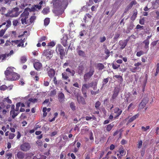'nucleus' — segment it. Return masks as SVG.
<instances>
[{
  "instance_id": "obj_1",
  "label": "nucleus",
  "mask_w": 159,
  "mask_h": 159,
  "mask_svg": "<svg viewBox=\"0 0 159 159\" xmlns=\"http://www.w3.org/2000/svg\"><path fill=\"white\" fill-rule=\"evenodd\" d=\"M71 0H53L54 7L53 10L54 13L57 16L61 14L63 10L67 7L68 2Z\"/></svg>"
},
{
  "instance_id": "obj_2",
  "label": "nucleus",
  "mask_w": 159,
  "mask_h": 159,
  "mask_svg": "<svg viewBox=\"0 0 159 159\" xmlns=\"http://www.w3.org/2000/svg\"><path fill=\"white\" fill-rule=\"evenodd\" d=\"M27 9L30 11V8H27L25 10L24 12L20 15V18H21V21L22 24H27L28 23L26 21V19L28 18L29 12Z\"/></svg>"
},
{
  "instance_id": "obj_3",
  "label": "nucleus",
  "mask_w": 159,
  "mask_h": 159,
  "mask_svg": "<svg viewBox=\"0 0 159 159\" xmlns=\"http://www.w3.org/2000/svg\"><path fill=\"white\" fill-rule=\"evenodd\" d=\"M55 51L57 53L59 52L61 59H63L65 55V51L61 45L60 44H57L56 46Z\"/></svg>"
},
{
  "instance_id": "obj_4",
  "label": "nucleus",
  "mask_w": 159,
  "mask_h": 159,
  "mask_svg": "<svg viewBox=\"0 0 159 159\" xmlns=\"http://www.w3.org/2000/svg\"><path fill=\"white\" fill-rule=\"evenodd\" d=\"M6 24V25L5 28L0 31V37L3 35L6 30L11 26V21L10 20H8L6 22L3 23L2 25H0V28L2 26L5 25Z\"/></svg>"
},
{
  "instance_id": "obj_5",
  "label": "nucleus",
  "mask_w": 159,
  "mask_h": 159,
  "mask_svg": "<svg viewBox=\"0 0 159 159\" xmlns=\"http://www.w3.org/2000/svg\"><path fill=\"white\" fill-rule=\"evenodd\" d=\"M94 68L91 67H90L89 71L87 72L84 75V80L85 81H86L89 79L93 75L94 73Z\"/></svg>"
},
{
  "instance_id": "obj_6",
  "label": "nucleus",
  "mask_w": 159,
  "mask_h": 159,
  "mask_svg": "<svg viewBox=\"0 0 159 159\" xmlns=\"http://www.w3.org/2000/svg\"><path fill=\"white\" fill-rule=\"evenodd\" d=\"M54 51L51 49L44 50L43 53V56L46 57L47 59H50L52 56Z\"/></svg>"
},
{
  "instance_id": "obj_7",
  "label": "nucleus",
  "mask_w": 159,
  "mask_h": 159,
  "mask_svg": "<svg viewBox=\"0 0 159 159\" xmlns=\"http://www.w3.org/2000/svg\"><path fill=\"white\" fill-rule=\"evenodd\" d=\"M14 69L13 67H8L6 70L5 71V74L6 77L7 78H9L11 75L15 72L13 70V69Z\"/></svg>"
},
{
  "instance_id": "obj_8",
  "label": "nucleus",
  "mask_w": 159,
  "mask_h": 159,
  "mask_svg": "<svg viewBox=\"0 0 159 159\" xmlns=\"http://www.w3.org/2000/svg\"><path fill=\"white\" fill-rule=\"evenodd\" d=\"M30 148L31 146L28 143H24L20 146V149L23 151L25 152L29 151Z\"/></svg>"
},
{
  "instance_id": "obj_9",
  "label": "nucleus",
  "mask_w": 159,
  "mask_h": 159,
  "mask_svg": "<svg viewBox=\"0 0 159 159\" xmlns=\"http://www.w3.org/2000/svg\"><path fill=\"white\" fill-rule=\"evenodd\" d=\"M148 101V98H145L142 100V102L139 105V108L142 109L143 108Z\"/></svg>"
},
{
  "instance_id": "obj_10",
  "label": "nucleus",
  "mask_w": 159,
  "mask_h": 159,
  "mask_svg": "<svg viewBox=\"0 0 159 159\" xmlns=\"http://www.w3.org/2000/svg\"><path fill=\"white\" fill-rule=\"evenodd\" d=\"M126 100L128 102H130L131 101L134 100L136 98V96H133L132 94H130L129 93L126 94L125 96Z\"/></svg>"
},
{
  "instance_id": "obj_11",
  "label": "nucleus",
  "mask_w": 159,
  "mask_h": 159,
  "mask_svg": "<svg viewBox=\"0 0 159 159\" xmlns=\"http://www.w3.org/2000/svg\"><path fill=\"white\" fill-rule=\"evenodd\" d=\"M20 76L19 74L15 72L11 75L10 77H9V78H7V79H8L9 80H18L20 78Z\"/></svg>"
},
{
  "instance_id": "obj_12",
  "label": "nucleus",
  "mask_w": 159,
  "mask_h": 159,
  "mask_svg": "<svg viewBox=\"0 0 159 159\" xmlns=\"http://www.w3.org/2000/svg\"><path fill=\"white\" fill-rule=\"evenodd\" d=\"M9 111L4 109L0 110V118L2 120L4 117L7 116V113Z\"/></svg>"
},
{
  "instance_id": "obj_13",
  "label": "nucleus",
  "mask_w": 159,
  "mask_h": 159,
  "mask_svg": "<svg viewBox=\"0 0 159 159\" xmlns=\"http://www.w3.org/2000/svg\"><path fill=\"white\" fill-rule=\"evenodd\" d=\"M68 39V37L66 34H64L61 39V43L64 46L66 47L67 45V40Z\"/></svg>"
},
{
  "instance_id": "obj_14",
  "label": "nucleus",
  "mask_w": 159,
  "mask_h": 159,
  "mask_svg": "<svg viewBox=\"0 0 159 159\" xmlns=\"http://www.w3.org/2000/svg\"><path fill=\"white\" fill-rule=\"evenodd\" d=\"M77 99L79 103L83 105L85 104H86L84 98L80 95L79 94L77 95Z\"/></svg>"
},
{
  "instance_id": "obj_15",
  "label": "nucleus",
  "mask_w": 159,
  "mask_h": 159,
  "mask_svg": "<svg viewBox=\"0 0 159 159\" xmlns=\"http://www.w3.org/2000/svg\"><path fill=\"white\" fill-rule=\"evenodd\" d=\"M143 43L144 44V49L145 50V52H147L149 49V40L148 39H146L143 42Z\"/></svg>"
},
{
  "instance_id": "obj_16",
  "label": "nucleus",
  "mask_w": 159,
  "mask_h": 159,
  "mask_svg": "<svg viewBox=\"0 0 159 159\" xmlns=\"http://www.w3.org/2000/svg\"><path fill=\"white\" fill-rule=\"evenodd\" d=\"M128 40H120L119 42V44L120 47V49H123L125 47Z\"/></svg>"
},
{
  "instance_id": "obj_17",
  "label": "nucleus",
  "mask_w": 159,
  "mask_h": 159,
  "mask_svg": "<svg viewBox=\"0 0 159 159\" xmlns=\"http://www.w3.org/2000/svg\"><path fill=\"white\" fill-rule=\"evenodd\" d=\"M19 112H16L15 110H11L10 111V115L11 118L14 119L18 115Z\"/></svg>"
},
{
  "instance_id": "obj_18",
  "label": "nucleus",
  "mask_w": 159,
  "mask_h": 159,
  "mask_svg": "<svg viewBox=\"0 0 159 159\" xmlns=\"http://www.w3.org/2000/svg\"><path fill=\"white\" fill-rule=\"evenodd\" d=\"M55 72L53 69H50L48 71V76L50 78H52L54 76Z\"/></svg>"
},
{
  "instance_id": "obj_19",
  "label": "nucleus",
  "mask_w": 159,
  "mask_h": 159,
  "mask_svg": "<svg viewBox=\"0 0 159 159\" xmlns=\"http://www.w3.org/2000/svg\"><path fill=\"white\" fill-rule=\"evenodd\" d=\"M58 99L60 102H63L64 101L65 96L63 93H60L59 94Z\"/></svg>"
},
{
  "instance_id": "obj_20",
  "label": "nucleus",
  "mask_w": 159,
  "mask_h": 159,
  "mask_svg": "<svg viewBox=\"0 0 159 159\" xmlns=\"http://www.w3.org/2000/svg\"><path fill=\"white\" fill-rule=\"evenodd\" d=\"M16 156L18 158L23 159L25 157V154L23 152L21 151H19L17 153Z\"/></svg>"
},
{
  "instance_id": "obj_21",
  "label": "nucleus",
  "mask_w": 159,
  "mask_h": 159,
  "mask_svg": "<svg viewBox=\"0 0 159 159\" xmlns=\"http://www.w3.org/2000/svg\"><path fill=\"white\" fill-rule=\"evenodd\" d=\"M114 112L116 114V116H118L121 114L122 111L117 107L114 109Z\"/></svg>"
},
{
  "instance_id": "obj_22",
  "label": "nucleus",
  "mask_w": 159,
  "mask_h": 159,
  "mask_svg": "<svg viewBox=\"0 0 159 159\" xmlns=\"http://www.w3.org/2000/svg\"><path fill=\"white\" fill-rule=\"evenodd\" d=\"M37 101V99L35 98H30L29 99L28 101L25 102L27 104V107H30V104L31 102L34 103Z\"/></svg>"
},
{
  "instance_id": "obj_23",
  "label": "nucleus",
  "mask_w": 159,
  "mask_h": 159,
  "mask_svg": "<svg viewBox=\"0 0 159 159\" xmlns=\"http://www.w3.org/2000/svg\"><path fill=\"white\" fill-rule=\"evenodd\" d=\"M40 10V6H39L38 5H34V6H32V7L31 8V9H30V11L29 10V9H27V10L29 11H34L36 10H37V9Z\"/></svg>"
},
{
  "instance_id": "obj_24",
  "label": "nucleus",
  "mask_w": 159,
  "mask_h": 159,
  "mask_svg": "<svg viewBox=\"0 0 159 159\" xmlns=\"http://www.w3.org/2000/svg\"><path fill=\"white\" fill-rule=\"evenodd\" d=\"M51 110L50 108H48L47 109L46 107H44L43 109V117H45L47 116V112H48Z\"/></svg>"
},
{
  "instance_id": "obj_25",
  "label": "nucleus",
  "mask_w": 159,
  "mask_h": 159,
  "mask_svg": "<svg viewBox=\"0 0 159 159\" xmlns=\"http://www.w3.org/2000/svg\"><path fill=\"white\" fill-rule=\"evenodd\" d=\"M90 87H91L90 83L89 84H83L82 86L81 90H87V89H89Z\"/></svg>"
},
{
  "instance_id": "obj_26",
  "label": "nucleus",
  "mask_w": 159,
  "mask_h": 159,
  "mask_svg": "<svg viewBox=\"0 0 159 159\" xmlns=\"http://www.w3.org/2000/svg\"><path fill=\"white\" fill-rule=\"evenodd\" d=\"M97 82L95 81L94 82H92L90 83V85L91 87H92L93 89V90H95L97 89Z\"/></svg>"
},
{
  "instance_id": "obj_27",
  "label": "nucleus",
  "mask_w": 159,
  "mask_h": 159,
  "mask_svg": "<svg viewBox=\"0 0 159 159\" xmlns=\"http://www.w3.org/2000/svg\"><path fill=\"white\" fill-rule=\"evenodd\" d=\"M139 116V114H137L133 116L132 117L130 118L129 121L128 122L129 123H130L133 121L135 119H136L137 118H138V117Z\"/></svg>"
},
{
  "instance_id": "obj_28",
  "label": "nucleus",
  "mask_w": 159,
  "mask_h": 159,
  "mask_svg": "<svg viewBox=\"0 0 159 159\" xmlns=\"http://www.w3.org/2000/svg\"><path fill=\"white\" fill-rule=\"evenodd\" d=\"M34 68L37 70H40V62H35L34 64Z\"/></svg>"
},
{
  "instance_id": "obj_29",
  "label": "nucleus",
  "mask_w": 159,
  "mask_h": 159,
  "mask_svg": "<svg viewBox=\"0 0 159 159\" xmlns=\"http://www.w3.org/2000/svg\"><path fill=\"white\" fill-rule=\"evenodd\" d=\"M84 70V67L82 66H79L77 70V73L78 74L80 75H81L83 73Z\"/></svg>"
},
{
  "instance_id": "obj_30",
  "label": "nucleus",
  "mask_w": 159,
  "mask_h": 159,
  "mask_svg": "<svg viewBox=\"0 0 159 159\" xmlns=\"http://www.w3.org/2000/svg\"><path fill=\"white\" fill-rule=\"evenodd\" d=\"M147 52H145V50L144 49V51L141 50L137 52L136 53V56L137 57H139L144 54L147 53Z\"/></svg>"
},
{
  "instance_id": "obj_31",
  "label": "nucleus",
  "mask_w": 159,
  "mask_h": 159,
  "mask_svg": "<svg viewBox=\"0 0 159 159\" xmlns=\"http://www.w3.org/2000/svg\"><path fill=\"white\" fill-rule=\"evenodd\" d=\"M119 92L116 89H115L114 91L113 94L112 95V98L113 99H115L118 94Z\"/></svg>"
},
{
  "instance_id": "obj_32",
  "label": "nucleus",
  "mask_w": 159,
  "mask_h": 159,
  "mask_svg": "<svg viewBox=\"0 0 159 159\" xmlns=\"http://www.w3.org/2000/svg\"><path fill=\"white\" fill-rule=\"evenodd\" d=\"M66 71L68 72L70 74V75L72 76H74L75 73V71L73 70H71L69 68H67L66 69Z\"/></svg>"
},
{
  "instance_id": "obj_33",
  "label": "nucleus",
  "mask_w": 159,
  "mask_h": 159,
  "mask_svg": "<svg viewBox=\"0 0 159 159\" xmlns=\"http://www.w3.org/2000/svg\"><path fill=\"white\" fill-rule=\"evenodd\" d=\"M96 66L99 70H102L104 68V65L101 63H98L97 64Z\"/></svg>"
},
{
  "instance_id": "obj_34",
  "label": "nucleus",
  "mask_w": 159,
  "mask_h": 159,
  "mask_svg": "<svg viewBox=\"0 0 159 159\" xmlns=\"http://www.w3.org/2000/svg\"><path fill=\"white\" fill-rule=\"evenodd\" d=\"M137 11L135 9L134 10L133 14L131 17V19L132 20H134L135 19L137 16Z\"/></svg>"
},
{
  "instance_id": "obj_35",
  "label": "nucleus",
  "mask_w": 159,
  "mask_h": 159,
  "mask_svg": "<svg viewBox=\"0 0 159 159\" xmlns=\"http://www.w3.org/2000/svg\"><path fill=\"white\" fill-rule=\"evenodd\" d=\"M24 41L22 39H21L20 40V42L18 43V45H17V47H24Z\"/></svg>"
},
{
  "instance_id": "obj_36",
  "label": "nucleus",
  "mask_w": 159,
  "mask_h": 159,
  "mask_svg": "<svg viewBox=\"0 0 159 159\" xmlns=\"http://www.w3.org/2000/svg\"><path fill=\"white\" fill-rule=\"evenodd\" d=\"M62 78L65 80H67L69 78V76L67 73L66 72H64L62 74Z\"/></svg>"
},
{
  "instance_id": "obj_37",
  "label": "nucleus",
  "mask_w": 159,
  "mask_h": 159,
  "mask_svg": "<svg viewBox=\"0 0 159 159\" xmlns=\"http://www.w3.org/2000/svg\"><path fill=\"white\" fill-rule=\"evenodd\" d=\"M3 102H6L7 103L9 104H11L12 103V101L8 97L4 98L2 100Z\"/></svg>"
},
{
  "instance_id": "obj_38",
  "label": "nucleus",
  "mask_w": 159,
  "mask_h": 159,
  "mask_svg": "<svg viewBox=\"0 0 159 159\" xmlns=\"http://www.w3.org/2000/svg\"><path fill=\"white\" fill-rule=\"evenodd\" d=\"M136 4V2L135 1H132L127 6L130 9L133 7V5H135Z\"/></svg>"
},
{
  "instance_id": "obj_39",
  "label": "nucleus",
  "mask_w": 159,
  "mask_h": 159,
  "mask_svg": "<svg viewBox=\"0 0 159 159\" xmlns=\"http://www.w3.org/2000/svg\"><path fill=\"white\" fill-rule=\"evenodd\" d=\"M49 11V9L48 7L44 8L42 11V13L44 14H48Z\"/></svg>"
},
{
  "instance_id": "obj_40",
  "label": "nucleus",
  "mask_w": 159,
  "mask_h": 159,
  "mask_svg": "<svg viewBox=\"0 0 159 159\" xmlns=\"http://www.w3.org/2000/svg\"><path fill=\"white\" fill-rule=\"evenodd\" d=\"M112 65L113 68L115 69L118 68L120 66V65H118L116 63H115L114 62L112 64Z\"/></svg>"
},
{
  "instance_id": "obj_41",
  "label": "nucleus",
  "mask_w": 159,
  "mask_h": 159,
  "mask_svg": "<svg viewBox=\"0 0 159 159\" xmlns=\"http://www.w3.org/2000/svg\"><path fill=\"white\" fill-rule=\"evenodd\" d=\"M113 125L111 124H110L107 125L106 129L108 131H110L113 127Z\"/></svg>"
},
{
  "instance_id": "obj_42",
  "label": "nucleus",
  "mask_w": 159,
  "mask_h": 159,
  "mask_svg": "<svg viewBox=\"0 0 159 159\" xmlns=\"http://www.w3.org/2000/svg\"><path fill=\"white\" fill-rule=\"evenodd\" d=\"M50 22V20L49 18H47L45 19L44 21V25L47 26L48 25Z\"/></svg>"
},
{
  "instance_id": "obj_43",
  "label": "nucleus",
  "mask_w": 159,
  "mask_h": 159,
  "mask_svg": "<svg viewBox=\"0 0 159 159\" xmlns=\"http://www.w3.org/2000/svg\"><path fill=\"white\" fill-rule=\"evenodd\" d=\"M8 88V87L5 85H2L0 86V90L2 91H5Z\"/></svg>"
},
{
  "instance_id": "obj_44",
  "label": "nucleus",
  "mask_w": 159,
  "mask_h": 159,
  "mask_svg": "<svg viewBox=\"0 0 159 159\" xmlns=\"http://www.w3.org/2000/svg\"><path fill=\"white\" fill-rule=\"evenodd\" d=\"M7 57V54H2L0 55V60L1 59V61H2L3 60L5 59L6 57Z\"/></svg>"
},
{
  "instance_id": "obj_45",
  "label": "nucleus",
  "mask_w": 159,
  "mask_h": 159,
  "mask_svg": "<svg viewBox=\"0 0 159 159\" xmlns=\"http://www.w3.org/2000/svg\"><path fill=\"white\" fill-rule=\"evenodd\" d=\"M114 77L118 79L119 81L121 82L123 81V79L122 76L119 75H116L114 76Z\"/></svg>"
},
{
  "instance_id": "obj_46",
  "label": "nucleus",
  "mask_w": 159,
  "mask_h": 159,
  "mask_svg": "<svg viewBox=\"0 0 159 159\" xmlns=\"http://www.w3.org/2000/svg\"><path fill=\"white\" fill-rule=\"evenodd\" d=\"M20 62L22 63H25L27 61L26 57L25 56L22 57L20 59Z\"/></svg>"
},
{
  "instance_id": "obj_47",
  "label": "nucleus",
  "mask_w": 159,
  "mask_h": 159,
  "mask_svg": "<svg viewBox=\"0 0 159 159\" xmlns=\"http://www.w3.org/2000/svg\"><path fill=\"white\" fill-rule=\"evenodd\" d=\"M12 156V153H6V157L7 159H11Z\"/></svg>"
},
{
  "instance_id": "obj_48",
  "label": "nucleus",
  "mask_w": 159,
  "mask_h": 159,
  "mask_svg": "<svg viewBox=\"0 0 159 159\" xmlns=\"http://www.w3.org/2000/svg\"><path fill=\"white\" fill-rule=\"evenodd\" d=\"M133 106V104L132 103H130L128 107L127 110L128 111H132L134 108Z\"/></svg>"
},
{
  "instance_id": "obj_49",
  "label": "nucleus",
  "mask_w": 159,
  "mask_h": 159,
  "mask_svg": "<svg viewBox=\"0 0 159 159\" xmlns=\"http://www.w3.org/2000/svg\"><path fill=\"white\" fill-rule=\"evenodd\" d=\"M55 44L56 43L55 42L53 41H52L50 43H49L47 45V46L53 47L55 45Z\"/></svg>"
},
{
  "instance_id": "obj_50",
  "label": "nucleus",
  "mask_w": 159,
  "mask_h": 159,
  "mask_svg": "<svg viewBox=\"0 0 159 159\" xmlns=\"http://www.w3.org/2000/svg\"><path fill=\"white\" fill-rule=\"evenodd\" d=\"M101 105V102L99 101H97L95 103V107L97 109H99V107Z\"/></svg>"
},
{
  "instance_id": "obj_51",
  "label": "nucleus",
  "mask_w": 159,
  "mask_h": 159,
  "mask_svg": "<svg viewBox=\"0 0 159 159\" xmlns=\"http://www.w3.org/2000/svg\"><path fill=\"white\" fill-rule=\"evenodd\" d=\"M142 143L143 142L142 140H140L138 141V144L137 145V146L139 148H141Z\"/></svg>"
},
{
  "instance_id": "obj_52",
  "label": "nucleus",
  "mask_w": 159,
  "mask_h": 159,
  "mask_svg": "<svg viewBox=\"0 0 159 159\" xmlns=\"http://www.w3.org/2000/svg\"><path fill=\"white\" fill-rule=\"evenodd\" d=\"M57 91L56 90H54L51 91L50 95L51 96H53L55 95Z\"/></svg>"
},
{
  "instance_id": "obj_53",
  "label": "nucleus",
  "mask_w": 159,
  "mask_h": 159,
  "mask_svg": "<svg viewBox=\"0 0 159 159\" xmlns=\"http://www.w3.org/2000/svg\"><path fill=\"white\" fill-rule=\"evenodd\" d=\"M20 42V40H12L11 42L12 43V45L14 46L15 44L13 45V43H15V45H18V43Z\"/></svg>"
},
{
  "instance_id": "obj_54",
  "label": "nucleus",
  "mask_w": 159,
  "mask_h": 159,
  "mask_svg": "<svg viewBox=\"0 0 159 159\" xmlns=\"http://www.w3.org/2000/svg\"><path fill=\"white\" fill-rule=\"evenodd\" d=\"M78 53L79 55L82 57H84L85 55V53L84 52L81 50H79L78 52Z\"/></svg>"
},
{
  "instance_id": "obj_55",
  "label": "nucleus",
  "mask_w": 159,
  "mask_h": 159,
  "mask_svg": "<svg viewBox=\"0 0 159 159\" xmlns=\"http://www.w3.org/2000/svg\"><path fill=\"white\" fill-rule=\"evenodd\" d=\"M109 81V78H107L104 79L102 81V84L104 85L106 84Z\"/></svg>"
},
{
  "instance_id": "obj_56",
  "label": "nucleus",
  "mask_w": 159,
  "mask_h": 159,
  "mask_svg": "<svg viewBox=\"0 0 159 159\" xmlns=\"http://www.w3.org/2000/svg\"><path fill=\"white\" fill-rule=\"evenodd\" d=\"M49 101V99H46L43 102V105L49 104L50 103Z\"/></svg>"
},
{
  "instance_id": "obj_57",
  "label": "nucleus",
  "mask_w": 159,
  "mask_h": 159,
  "mask_svg": "<svg viewBox=\"0 0 159 159\" xmlns=\"http://www.w3.org/2000/svg\"><path fill=\"white\" fill-rule=\"evenodd\" d=\"M149 128L150 126H147L146 127H144V126H142L141 127V129L143 131H145L149 129Z\"/></svg>"
},
{
  "instance_id": "obj_58",
  "label": "nucleus",
  "mask_w": 159,
  "mask_h": 159,
  "mask_svg": "<svg viewBox=\"0 0 159 159\" xmlns=\"http://www.w3.org/2000/svg\"><path fill=\"white\" fill-rule=\"evenodd\" d=\"M70 107L71 109L73 111L75 110V104L73 102L71 103L70 104Z\"/></svg>"
},
{
  "instance_id": "obj_59",
  "label": "nucleus",
  "mask_w": 159,
  "mask_h": 159,
  "mask_svg": "<svg viewBox=\"0 0 159 159\" xmlns=\"http://www.w3.org/2000/svg\"><path fill=\"white\" fill-rule=\"evenodd\" d=\"M99 90L98 89L97 91H95L93 90H91V93L92 95H95L99 93Z\"/></svg>"
},
{
  "instance_id": "obj_60",
  "label": "nucleus",
  "mask_w": 159,
  "mask_h": 159,
  "mask_svg": "<svg viewBox=\"0 0 159 159\" xmlns=\"http://www.w3.org/2000/svg\"><path fill=\"white\" fill-rule=\"evenodd\" d=\"M120 35V33H116L114 37V39H117L119 37Z\"/></svg>"
},
{
  "instance_id": "obj_61",
  "label": "nucleus",
  "mask_w": 159,
  "mask_h": 159,
  "mask_svg": "<svg viewBox=\"0 0 159 159\" xmlns=\"http://www.w3.org/2000/svg\"><path fill=\"white\" fill-rule=\"evenodd\" d=\"M15 135L13 133H10L9 135V139H12L15 137Z\"/></svg>"
},
{
  "instance_id": "obj_62",
  "label": "nucleus",
  "mask_w": 159,
  "mask_h": 159,
  "mask_svg": "<svg viewBox=\"0 0 159 159\" xmlns=\"http://www.w3.org/2000/svg\"><path fill=\"white\" fill-rule=\"evenodd\" d=\"M106 40V38L105 36L101 37L100 38V42L101 43H103Z\"/></svg>"
},
{
  "instance_id": "obj_63",
  "label": "nucleus",
  "mask_w": 159,
  "mask_h": 159,
  "mask_svg": "<svg viewBox=\"0 0 159 159\" xmlns=\"http://www.w3.org/2000/svg\"><path fill=\"white\" fill-rule=\"evenodd\" d=\"M36 17L35 16H32L30 18V22L32 23L34 22V20L35 19Z\"/></svg>"
},
{
  "instance_id": "obj_64",
  "label": "nucleus",
  "mask_w": 159,
  "mask_h": 159,
  "mask_svg": "<svg viewBox=\"0 0 159 159\" xmlns=\"http://www.w3.org/2000/svg\"><path fill=\"white\" fill-rule=\"evenodd\" d=\"M73 86H74V87H76L77 88H80L81 87L80 85H79L78 84L77 82H76V83H74L73 84Z\"/></svg>"
}]
</instances>
